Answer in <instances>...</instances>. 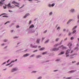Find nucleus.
Returning <instances> with one entry per match:
<instances>
[{
	"instance_id": "79ce46f5",
	"label": "nucleus",
	"mask_w": 79,
	"mask_h": 79,
	"mask_svg": "<svg viewBox=\"0 0 79 79\" xmlns=\"http://www.w3.org/2000/svg\"><path fill=\"white\" fill-rule=\"evenodd\" d=\"M41 78H42V77H40L39 78H38V79H41Z\"/></svg>"
},
{
	"instance_id": "c756f323",
	"label": "nucleus",
	"mask_w": 79,
	"mask_h": 79,
	"mask_svg": "<svg viewBox=\"0 0 79 79\" xmlns=\"http://www.w3.org/2000/svg\"><path fill=\"white\" fill-rule=\"evenodd\" d=\"M71 78H72V77H67L66 78V79H71Z\"/></svg>"
},
{
	"instance_id": "f8f14e48",
	"label": "nucleus",
	"mask_w": 79,
	"mask_h": 79,
	"mask_svg": "<svg viewBox=\"0 0 79 79\" xmlns=\"http://www.w3.org/2000/svg\"><path fill=\"white\" fill-rule=\"evenodd\" d=\"M40 39H38V40H36V43L37 44H39V41H40Z\"/></svg>"
},
{
	"instance_id": "e433bc0d",
	"label": "nucleus",
	"mask_w": 79,
	"mask_h": 79,
	"mask_svg": "<svg viewBox=\"0 0 79 79\" xmlns=\"http://www.w3.org/2000/svg\"><path fill=\"white\" fill-rule=\"evenodd\" d=\"M37 51H38V50H35V51H34L33 52H37Z\"/></svg>"
},
{
	"instance_id": "de8ad7c7",
	"label": "nucleus",
	"mask_w": 79,
	"mask_h": 79,
	"mask_svg": "<svg viewBox=\"0 0 79 79\" xmlns=\"http://www.w3.org/2000/svg\"><path fill=\"white\" fill-rule=\"evenodd\" d=\"M45 39V38H42V40H44Z\"/></svg>"
},
{
	"instance_id": "9d476101",
	"label": "nucleus",
	"mask_w": 79,
	"mask_h": 79,
	"mask_svg": "<svg viewBox=\"0 0 79 79\" xmlns=\"http://www.w3.org/2000/svg\"><path fill=\"white\" fill-rule=\"evenodd\" d=\"M7 6L9 7H10V8H12V6H11V4H10V3H9L7 5Z\"/></svg>"
},
{
	"instance_id": "680f3d73",
	"label": "nucleus",
	"mask_w": 79,
	"mask_h": 79,
	"mask_svg": "<svg viewBox=\"0 0 79 79\" xmlns=\"http://www.w3.org/2000/svg\"><path fill=\"white\" fill-rule=\"evenodd\" d=\"M49 60H47L46 61V62H49Z\"/></svg>"
},
{
	"instance_id": "39448f33",
	"label": "nucleus",
	"mask_w": 79,
	"mask_h": 79,
	"mask_svg": "<svg viewBox=\"0 0 79 79\" xmlns=\"http://www.w3.org/2000/svg\"><path fill=\"white\" fill-rule=\"evenodd\" d=\"M73 45L72 44V43H69L68 44V46L69 47V48L71 49V47H72V46Z\"/></svg>"
},
{
	"instance_id": "6e6d98bb",
	"label": "nucleus",
	"mask_w": 79,
	"mask_h": 79,
	"mask_svg": "<svg viewBox=\"0 0 79 79\" xmlns=\"http://www.w3.org/2000/svg\"><path fill=\"white\" fill-rule=\"evenodd\" d=\"M77 65H78V64H79V62H78L77 64Z\"/></svg>"
},
{
	"instance_id": "cd10ccee",
	"label": "nucleus",
	"mask_w": 79,
	"mask_h": 79,
	"mask_svg": "<svg viewBox=\"0 0 79 79\" xmlns=\"http://www.w3.org/2000/svg\"><path fill=\"white\" fill-rule=\"evenodd\" d=\"M73 39H74V37H72L71 38V40H73Z\"/></svg>"
},
{
	"instance_id": "4c0bfd02",
	"label": "nucleus",
	"mask_w": 79,
	"mask_h": 79,
	"mask_svg": "<svg viewBox=\"0 0 79 79\" xmlns=\"http://www.w3.org/2000/svg\"><path fill=\"white\" fill-rule=\"evenodd\" d=\"M52 15V12H51L49 13V15Z\"/></svg>"
},
{
	"instance_id": "3c124183",
	"label": "nucleus",
	"mask_w": 79,
	"mask_h": 79,
	"mask_svg": "<svg viewBox=\"0 0 79 79\" xmlns=\"http://www.w3.org/2000/svg\"><path fill=\"white\" fill-rule=\"evenodd\" d=\"M47 32V31L46 30L44 32V33H46V32Z\"/></svg>"
},
{
	"instance_id": "4d7b16f0",
	"label": "nucleus",
	"mask_w": 79,
	"mask_h": 79,
	"mask_svg": "<svg viewBox=\"0 0 79 79\" xmlns=\"http://www.w3.org/2000/svg\"><path fill=\"white\" fill-rule=\"evenodd\" d=\"M58 70H55L54 71V72H56V71H58Z\"/></svg>"
},
{
	"instance_id": "bb28decb",
	"label": "nucleus",
	"mask_w": 79,
	"mask_h": 79,
	"mask_svg": "<svg viewBox=\"0 0 79 79\" xmlns=\"http://www.w3.org/2000/svg\"><path fill=\"white\" fill-rule=\"evenodd\" d=\"M11 64V62H10V63L8 64H6V66H9V65H10Z\"/></svg>"
},
{
	"instance_id": "7c9ffc66",
	"label": "nucleus",
	"mask_w": 79,
	"mask_h": 79,
	"mask_svg": "<svg viewBox=\"0 0 79 79\" xmlns=\"http://www.w3.org/2000/svg\"><path fill=\"white\" fill-rule=\"evenodd\" d=\"M31 23H32V21H31V20H30L29 22V24H31Z\"/></svg>"
},
{
	"instance_id": "864d4df0",
	"label": "nucleus",
	"mask_w": 79,
	"mask_h": 79,
	"mask_svg": "<svg viewBox=\"0 0 79 79\" xmlns=\"http://www.w3.org/2000/svg\"><path fill=\"white\" fill-rule=\"evenodd\" d=\"M38 48H41V46H38Z\"/></svg>"
},
{
	"instance_id": "37998d69",
	"label": "nucleus",
	"mask_w": 79,
	"mask_h": 79,
	"mask_svg": "<svg viewBox=\"0 0 79 79\" xmlns=\"http://www.w3.org/2000/svg\"><path fill=\"white\" fill-rule=\"evenodd\" d=\"M16 27H17V28H18V27H19V25H17V26H16Z\"/></svg>"
},
{
	"instance_id": "ddd939ff",
	"label": "nucleus",
	"mask_w": 79,
	"mask_h": 79,
	"mask_svg": "<svg viewBox=\"0 0 79 79\" xmlns=\"http://www.w3.org/2000/svg\"><path fill=\"white\" fill-rule=\"evenodd\" d=\"M58 45H59V44H55L54 46V47H57V46H58Z\"/></svg>"
},
{
	"instance_id": "c03bdc74",
	"label": "nucleus",
	"mask_w": 79,
	"mask_h": 79,
	"mask_svg": "<svg viewBox=\"0 0 79 79\" xmlns=\"http://www.w3.org/2000/svg\"><path fill=\"white\" fill-rule=\"evenodd\" d=\"M5 63H6V62H4V63H3L2 64V65H3V64H5Z\"/></svg>"
},
{
	"instance_id": "774afa93",
	"label": "nucleus",
	"mask_w": 79,
	"mask_h": 79,
	"mask_svg": "<svg viewBox=\"0 0 79 79\" xmlns=\"http://www.w3.org/2000/svg\"><path fill=\"white\" fill-rule=\"evenodd\" d=\"M66 57H68V56H69V55H67L66 56Z\"/></svg>"
},
{
	"instance_id": "e2e57ef3",
	"label": "nucleus",
	"mask_w": 79,
	"mask_h": 79,
	"mask_svg": "<svg viewBox=\"0 0 79 79\" xmlns=\"http://www.w3.org/2000/svg\"><path fill=\"white\" fill-rule=\"evenodd\" d=\"M14 31L13 30H12L11 31V32H13V31Z\"/></svg>"
},
{
	"instance_id": "423d86ee",
	"label": "nucleus",
	"mask_w": 79,
	"mask_h": 79,
	"mask_svg": "<svg viewBox=\"0 0 79 79\" xmlns=\"http://www.w3.org/2000/svg\"><path fill=\"white\" fill-rule=\"evenodd\" d=\"M59 48H62V49H65V48H66V47L63 46V45H61V46H60L59 47Z\"/></svg>"
},
{
	"instance_id": "c9c22d12",
	"label": "nucleus",
	"mask_w": 79,
	"mask_h": 79,
	"mask_svg": "<svg viewBox=\"0 0 79 79\" xmlns=\"http://www.w3.org/2000/svg\"><path fill=\"white\" fill-rule=\"evenodd\" d=\"M60 29V27H58L57 29V30H58V29Z\"/></svg>"
},
{
	"instance_id": "a211bd4d",
	"label": "nucleus",
	"mask_w": 79,
	"mask_h": 79,
	"mask_svg": "<svg viewBox=\"0 0 79 79\" xmlns=\"http://www.w3.org/2000/svg\"><path fill=\"white\" fill-rule=\"evenodd\" d=\"M37 47V45H35V46H33L32 47V48H36Z\"/></svg>"
},
{
	"instance_id": "6ab92c4d",
	"label": "nucleus",
	"mask_w": 79,
	"mask_h": 79,
	"mask_svg": "<svg viewBox=\"0 0 79 79\" xmlns=\"http://www.w3.org/2000/svg\"><path fill=\"white\" fill-rule=\"evenodd\" d=\"M47 52H45L43 53V55H45V54H47Z\"/></svg>"
},
{
	"instance_id": "58836bf2",
	"label": "nucleus",
	"mask_w": 79,
	"mask_h": 79,
	"mask_svg": "<svg viewBox=\"0 0 79 79\" xmlns=\"http://www.w3.org/2000/svg\"><path fill=\"white\" fill-rule=\"evenodd\" d=\"M3 8H4V9H6V7L5 6H4Z\"/></svg>"
},
{
	"instance_id": "412c9836",
	"label": "nucleus",
	"mask_w": 79,
	"mask_h": 79,
	"mask_svg": "<svg viewBox=\"0 0 79 79\" xmlns=\"http://www.w3.org/2000/svg\"><path fill=\"white\" fill-rule=\"evenodd\" d=\"M76 27H77V26H75L73 29V30L75 29H76Z\"/></svg>"
},
{
	"instance_id": "aec40b11",
	"label": "nucleus",
	"mask_w": 79,
	"mask_h": 79,
	"mask_svg": "<svg viewBox=\"0 0 79 79\" xmlns=\"http://www.w3.org/2000/svg\"><path fill=\"white\" fill-rule=\"evenodd\" d=\"M74 72H75V70H71V71L69 72V73H74Z\"/></svg>"
},
{
	"instance_id": "1a4fd4ad",
	"label": "nucleus",
	"mask_w": 79,
	"mask_h": 79,
	"mask_svg": "<svg viewBox=\"0 0 79 79\" xmlns=\"http://www.w3.org/2000/svg\"><path fill=\"white\" fill-rule=\"evenodd\" d=\"M34 25L32 24L31 26H30L29 27V28H34Z\"/></svg>"
},
{
	"instance_id": "052dcab7",
	"label": "nucleus",
	"mask_w": 79,
	"mask_h": 79,
	"mask_svg": "<svg viewBox=\"0 0 79 79\" xmlns=\"http://www.w3.org/2000/svg\"><path fill=\"white\" fill-rule=\"evenodd\" d=\"M10 61V60H9L7 61V63H8Z\"/></svg>"
},
{
	"instance_id": "b1692460",
	"label": "nucleus",
	"mask_w": 79,
	"mask_h": 79,
	"mask_svg": "<svg viewBox=\"0 0 79 79\" xmlns=\"http://www.w3.org/2000/svg\"><path fill=\"white\" fill-rule=\"evenodd\" d=\"M10 23V22H9V21H8L6 22L4 24H5V25L6 24H7L8 23Z\"/></svg>"
},
{
	"instance_id": "6e6552de",
	"label": "nucleus",
	"mask_w": 79,
	"mask_h": 79,
	"mask_svg": "<svg viewBox=\"0 0 79 79\" xmlns=\"http://www.w3.org/2000/svg\"><path fill=\"white\" fill-rule=\"evenodd\" d=\"M30 14H27L26 15H25V16H24V18H26V17H27V16H29V15H30Z\"/></svg>"
},
{
	"instance_id": "473e14b6",
	"label": "nucleus",
	"mask_w": 79,
	"mask_h": 79,
	"mask_svg": "<svg viewBox=\"0 0 79 79\" xmlns=\"http://www.w3.org/2000/svg\"><path fill=\"white\" fill-rule=\"evenodd\" d=\"M58 40H59V38H57L56 40V42H57V41H58Z\"/></svg>"
},
{
	"instance_id": "dca6fc26",
	"label": "nucleus",
	"mask_w": 79,
	"mask_h": 79,
	"mask_svg": "<svg viewBox=\"0 0 79 79\" xmlns=\"http://www.w3.org/2000/svg\"><path fill=\"white\" fill-rule=\"evenodd\" d=\"M40 57H41V56L40 55L36 56V58H40Z\"/></svg>"
},
{
	"instance_id": "bf43d9fd",
	"label": "nucleus",
	"mask_w": 79,
	"mask_h": 79,
	"mask_svg": "<svg viewBox=\"0 0 79 79\" xmlns=\"http://www.w3.org/2000/svg\"><path fill=\"white\" fill-rule=\"evenodd\" d=\"M32 73H36V71H34L32 72Z\"/></svg>"
},
{
	"instance_id": "ea45409f",
	"label": "nucleus",
	"mask_w": 79,
	"mask_h": 79,
	"mask_svg": "<svg viewBox=\"0 0 79 79\" xmlns=\"http://www.w3.org/2000/svg\"><path fill=\"white\" fill-rule=\"evenodd\" d=\"M56 61H60V60L59 59H57V60H56Z\"/></svg>"
},
{
	"instance_id": "4be33fe9",
	"label": "nucleus",
	"mask_w": 79,
	"mask_h": 79,
	"mask_svg": "<svg viewBox=\"0 0 79 79\" xmlns=\"http://www.w3.org/2000/svg\"><path fill=\"white\" fill-rule=\"evenodd\" d=\"M48 41H49V40H46L45 42V44H47V43H48Z\"/></svg>"
},
{
	"instance_id": "f3484780",
	"label": "nucleus",
	"mask_w": 79,
	"mask_h": 79,
	"mask_svg": "<svg viewBox=\"0 0 79 79\" xmlns=\"http://www.w3.org/2000/svg\"><path fill=\"white\" fill-rule=\"evenodd\" d=\"M72 21V19L69 20L67 23V24H69V23H70Z\"/></svg>"
},
{
	"instance_id": "8fccbe9b",
	"label": "nucleus",
	"mask_w": 79,
	"mask_h": 79,
	"mask_svg": "<svg viewBox=\"0 0 79 79\" xmlns=\"http://www.w3.org/2000/svg\"><path fill=\"white\" fill-rule=\"evenodd\" d=\"M5 14H2L1 15H0V16H2V15H4Z\"/></svg>"
},
{
	"instance_id": "0e129e2a",
	"label": "nucleus",
	"mask_w": 79,
	"mask_h": 79,
	"mask_svg": "<svg viewBox=\"0 0 79 79\" xmlns=\"http://www.w3.org/2000/svg\"><path fill=\"white\" fill-rule=\"evenodd\" d=\"M78 19H79V15H78Z\"/></svg>"
},
{
	"instance_id": "72a5a7b5",
	"label": "nucleus",
	"mask_w": 79,
	"mask_h": 79,
	"mask_svg": "<svg viewBox=\"0 0 79 79\" xmlns=\"http://www.w3.org/2000/svg\"><path fill=\"white\" fill-rule=\"evenodd\" d=\"M55 5V4L53 3L52 5V6H53Z\"/></svg>"
},
{
	"instance_id": "393cba45",
	"label": "nucleus",
	"mask_w": 79,
	"mask_h": 79,
	"mask_svg": "<svg viewBox=\"0 0 79 79\" xmlns=\"http://www.w3.org/2000/svg\"><path fill=\"white\" fill-rule=\"evenodd\" d=\"M2 17H3V18H5V17L6 18H7L8 16H7L6 15H4L2 16Z\"/></svg>"
},
{
	"instance_id": "338daca9",
	"label": "nucleus",
	"mask_w": 79,
	"mask_h": 79,
	"mask_svg": "<svg viewBox=\"0 0 79 79\" xmlns=\"http://www.w3.org/2000/svg\"><path fill=\"white\" fill-rule=\"evenodd\" d=\"M67 40V38L64 39V40Z\"/></svg>"
},
{
	"instance_id": "49530a36",
	"label": "nucleus",
	"mask_w": 79,
	"mask_h": 79,
	"mask_svg": "<svg viewBox=\"0 0 79 79\" xmlns=\"http://www.w3.org/2000/svg\"><path fill=\"white\" fill-rule=\"evenodd\" d=\"M18 38V37L17 36L15 37H14V39H16Z\"/></svg>"
},
{
	"instance_id": "603ef678",
	"label": "nucleus",
	"mask_w": 79,
	"mask_h": 79,
	"mask_svg": "<svg viewBox=\"0 0 79 79\" xmlns=\"http://www.w3.org/2000/svg\"><path fill=\"white\" fill-rule=\"evenodd\" d=\"M73 52V51H71V52H70V53H72Z\"/></svg>"
},
{
	"instance_id": "0eeeda50",
	"label": "nucleus",
	"mask_w": 79,
	"mask_h": 79,
	"mask_svg": "<svg viewBox=\"0 0 79 79\" xmlns=\"http://www.w3.org/2000/svg\"><path fill=\"white\" fill-rule=\"evenodd\" d=\"M29 54H26L25 55H23V57H26V56H29Z\"/></svg>"
},
{
	"instance_id": "4468645a",
	"label": "nucleus",
	"mask_w": 79,
	"mask_h": 79,
	"mask_svg": "<svg viewBox=\"0 0 79 79\" xmlns=\"http://www.w3.org/2000/svg\"><path fill=\"white\" fill-rule=\"evenodd\" d=\"M64 53V52H60V53L59 54V55H63Z\"/></svg>"
},
{
	"instance_id": "9b49d317",
	"label": "nucleus",
	"mask_w": 79,
	"mask_h": 79,
	"mask_svg": "<svg viewBox=\"0 0 79 79\" xmlns=\"http://www.w3.org/2000/svg\"><path fill=\"white\" fill-rule=\"evenodd\" d=\"M44 49H45V48H42L40 49L39 50H40V51H42V50H44Z\"/></svg>"
},
{
	"instance_id": "13d9d810",
	"label": "nucleus",
	"mask_w": 79,
	"mask_h": 79,
	"mask_svg": "<svg viewBox=\"0 0 79 79\" xmlns=\"http://www.w3.org/2000/svg\"><path fill=\"white\" fill-rule=\"evenodd\" d=\"M7 41V40H4V42H6Z\"/></svg>"
},
{
	"instance_id": "2f4dec72",
	"label": "nucleus",
	"mask_w": 79,
	"mask_h": 79,
	"mask_svg": "<svg viewBox=\"0 0 79 79\" xmlns=\"http://www.w3.org/2000/svg\"><path fill=\"white\" fill-rule=\"evenodd\" d=\"M35 55L34 54H33L30 56V57H33Z\"/></svg>"
},
{
	"instance_id": "f704fd0d",
	"label": "nucleus",
	"mask_w": 79,
	"mask_h": 79,
	"mask_svg": "<svg viewBox=\"0 0 79 79\" xmlns=\"http://www.w3.org/2000/svg\"><path fill=\"white\" fill-rule=\"evenodd\" d=\"M15 61H14V60H12L11 61V62H10L11 63H13L14 62H15Z\"/></svg>"
},
{
	"instance_id": "7ed1b4c3",
	"label": "nucleus",
	"mask_w": 79,
	"mask_h": 79,
	"mask_svg": "<svg viewBox=\"0 0 79 79\" xmlns=\"http://www.w3.org/2000/svg\"><path fill=\"white\" fill-rule=\"evenodd\" d=\"M59 50V48H55L52 49V51H58Z\"/></svg>"
},
{
	"instance_id": "a19ab883",
	"label": "nucleus",
	"mask_w": 79,
	"mask_h": 79,
	"mask_svg": "<svg viewBox=\"0 0 79 79\" xmlns=\"http://www.w3.org/2000/svg\"><path fill=\"white\" fill-rule=\"evenodd\" d=\"M9 12H10V13H11V12H13V11H12V10H9Z\"/></svg>"
},
{
	"instance_id": "2eb2a0df",
	"label": "nucleus",
	"mask_w": 79,
	"mask_h": 79,
	"mask_svg": "<svg viewBox=\"0 0 79 79\" xmlns=\"http://www.w3.org/2000/svg\"><path fill=\"white\" fill-rule=\"evenodd\" d=\"M0 5L1 6H2V5H3V2H2V1H0Z\"/></svg>"
},
{
	"instance_id": "c85d7f7f",
	"label": "nucleus",
	"mask_w": 79,
	"mask_h": 79,
	"mask_svg": "<svg viewBox=\"0 0 79 79\" xmlns=\"http://www.w3.org/2000/svg\"><path fill=\"white\" fill-rule=\"evenodd\" d=\"M72 34V33L70 32H69V35H70Z\"/></svg>"
},
{
	"instance_id": "f03ea898",
	"label": "nucleus",
	"mask_w": 79,
	"mask_h": 79,
	"mask_svg": "<svg viewBox=\"0 0 79 79\" xmlns=\"http://www.w3.org/2000/svg\"><path fill=\"white\" fill-rule=\"evenodd\" d=\"M17 70H18L17 68H14L11 70V71L12 72H15V71H17Z\"/></svg>"
},
{
	"instance_id": "09e8293b",
	"label": "nucleus",
	"mask_w": 79,
	"mask_h": 79,
	"mask_svg": "<svg viewBox=\"0 0 79 79\" xmlns=\"http://www.w3.org/2000/svg\"><path fill=\"white\" fill-rule=\"evenodd\" d=\"M48 6H49V7H51V5L49 4V5H48Z\"/></svg>"
},
{
	"instance_id": "5701e85b",
	"label": "nucleus",
	"mask_w": 79,
	"mask_h": 79,
	"mask_svg": "<svg viewBox=\"0 0 79 79\" xmlns=\"http://www.w3.org/2000/svg\"><path fill=\"white\" fill-rule=\"evenodd\" d=\"M70 11L71 12H73L74 11V9H72Z\"/></svg>"
},
{
	"instance_id": "5fc2aeb1",
	"label": "nucleus",
	"mask_w": 79,
	"mask_h": 79,
	"mask_svg": "<svg viewBox=\"0 0 79 79\" xmlns=\"http://www.w3.org/2000/svg\"><path fill=\"white\" fill-rule=\"evenodd\" d=\"M76 63V61H74H74L72 62L73 63Z\"/></svg>"
},
{
	"instance_id": "f257e3e1",
	"label": "nucleus",
	"mask_w": 79,
	"mask_h": 79,
	"mask_svg": "<svg viewBox=\"0 0 79 79\" xmlns=\"http://www.w3.org/2000/svg\"><path fill=\"white\" fill-rule=\"evenodd\" d=\"M12 3L13 4H14V5H15V6H17V7L19 8V6L15 5V4H17V5H19V3L17 2H16L15 1H14L12 2Z\"/></svg>"
},
{
	"instance_id": "a878e982",
	"label": "nucleus",
	"mask_w": 79,
	"mask_h": 79,
	"mask_svg": "<svg viewBox=\"0 0 79 79\" xmlns=\"http://www.w3.org/2000/svg\"><path fill=\"white\" fill-rule=\"evenodd\" d=\"M76 32V30H75L74 31H73V34H74V33H75V32Z\"/></svg>"
},
{
	"instance_id": "69168bd1",
	"label": "nucleus",
	"mask_w": 79,
	"mask_h": 79,
	"mask_svg": "<svg viewBox=\"0 0 79 79\" xmlns=\"http://www.w3.org/2000/svg\"><path fill=\"white\" fill-rule=\"evenodd\" d=\"M66 31V29H64L63 31Z\"/></svg>"
},
{
	"instance_id": "a18cd8bd",
	"label": "nucleus",
	"mask_w": 79,
	"mask_h": 79,
	"mask_svg": "<svg viewBox=\"0 0 79 79\" xmlns=\"http://www.w3.org/2000/svg\"><path fill=\"white\" fill-rule=\"evenodd\" d=\"M76 49H77V50H78V48H76L74 49V50H76Z\"/></svg>"
},
{
	"instance_id": "20e7f679",
	"label": "nucleus",
	"mask_w": 79,
	"mask_h": 79,
	"mask_svg": "<svg viewBox=\"0 0 79 79\" xmlns=\"http://www.w3.org/2000/svg\"><path fill=\"white\" fill-rule=\"evenodd\" d=\"M70 50H68L66 51V52L65 54L66 55H68V54H69V53H70Z\"/></svg>"
}]
</instances>
